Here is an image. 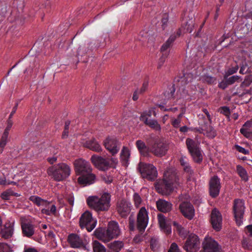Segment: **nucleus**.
<instances>
[{"label":"nucleus","mask_w":252,"mask_h":252,"mask_svg":"<svg viewBox=\"0 0 252 252\" xmlns=\"http://www.w3.org/2000/svg\"><path fill=\"white\" fill-rule=\"evenodd\" d=\"M240 69L239 73L242 74H245L250 72L248 65L246 62L242 63L240 65Z\"/></svg>","instance_id":"obj_51"},{"label":"nucleus","mask_w":252,"mask_h":252,"mask_svg":"<svg viewBox=\"0 0 252 252\" xmlns=\"http://www.w3.org/2000/svg\"><path fill=\"white\" fill-rule=\"evenodd\" d=\"M168 252H180L178 245L175 243L171 244Z\"/></svg>","instance_id":"obj_59"},{"label":"nucleus","mask_w":252,"mask_h":252,"mask_svg":"<svg viewBox=\"0 0 252 252\" xmlns=\"http://www.w3.org/2000/svg\"><path fill=\"white\" fill-rule=\"evenodd\" d=\"M13 125V122L11 119H8L7 122V126L4 129V131L3 133V134L7 135L8 136L9 135V131L10 130L12 126Z\"/></svg>","instance_id":"obj_56"},{"label":"nucleus","mask_w":252,"mask_h":252,"mask_svg":"<svg viewBox=\"0 0 252 252\" xmlns=\"http://www.w3.org/2000/svg\"><path fill=\"white\" fill-rule=\"evenodd\" d=\"M221 188L220 179L217 175L211 177L209 182V193L212 198H215L220 194Z\"/></svg>","instance_id":"obj_9"},{"label":"nucleus","mask_w":252,"mask_h":252,"mask_svg":"<svg viewBox=\"0 0 252 252\" xmlns=\"http://www.w3.org/2000/svg\"><path fill=\"white\" fill-rule=\"evenodd\" d=\"M78 183L83 186L94 184L95 181V176L92 172H89L80 175L77 179Z\"/></svg>","instance_id":"obj_23"},{"label":"nucleus","mask_w":252,"mask_h":252,"mask_svg":"<svg viewBox=\"0 0 252 252\" xmlns=\"http://www.w3.org/2000/svg\"><path fill=\"white\" fill-rule=\"evenodd\" d=\"M149 36L148 32L145 30H143L139 33V36L141 37L139 38L140 40H143L145 38H147Z\"/></svg>","instance_id":"obj_64"},{"label":"nucleus","mask_w":252,"mask_h":252,"mask_svg":"<svg viewBox=\"0 0 252 252\" xmlns=\"http://www.w3.org/2000/svg\"><path fill=\"white\" fill-rule=\"evenodd\" d=\"M173 229L176 231L180 236H192L191 235L189 234V232L184 227H182V225L179 224L176 221L173 222ZM192 236H197L196 235H194Z\"/></svg>","instance_id":"obj_30"},{"label":"nucleus","mask_w":252,"mask_h":252,"mask_svg":"<svg viewBox=\"0 0 252 252\" xmlns=\"http://www.w3.org/2000/svg\"><path fill=\"white\" fill-rule=\"evenodd\" d=\"M29 199L30 201L32 202L34 204H36L38 206H42L44 207H48V206L50 205L49 201L46 200H44L37 196H31Z\"/></svg>","instance_id":"obj_32"},{"label":"nucleus","mask_w":252,"mask_h":252,"mask_svg":"<svg viewBox=\"0 0 252 252\" xmlns=\"http://www.w3.org/2000/svg\"><path fill=\"white\" fill-rule=\"evenodd\" d=\"M245 232L247 235L249 236H252V224L245 227Z\"/></svg>","instance_id":"obj_61"},{"label":"nucleus","mask_w":252,"mask_h":252,"mask_svg":"<svg viewBox=\"0 0 252 252\" xmlns=\"http://www.w3.org/2000/svg\"><path fill=\"white\" fill-rule=\"evenodd\" d=\"M219 112L220 114L224 115L227 119H229L231 111L230 108L228 106H224L220 107Z\"/></svg>","instance_id":"obj_50"},{"label":"nucleus","mask_w":252,"mask_h":252,"mask_svg":"<svg viewBox=\"0 0 252 252\" xmlns=\"http://www.w3.org/2000/svg\"><path fill=\"white\" fill-rule=\"evenodd\" d=\"M239 68V65L238 64L235 65L234 66L229 68L226 71H225L224 74V78L229 77V76L236 73Z\"/></svg>","instance_id":"obj_47"},{"label":"nucleus","mask_w":252,"mask_h":252,"mask_svg":"<svg viewBox=\"0 0 252 252\" xmlns=\"http://www.w3.org/2000/svg\"><path fill=\"white\" fill-rule=\"evenodd\" d=\"M146 125L157 131H160L161 129L160 125L155 120L150 119Z\"/></svg>","instance_id":"obj_46"},{"label":"nucleus","mask_w":252,"mask_h":252,"mask_svg":"<svg viewBox=\"0 0 252 252\" xmlns=\"http://www.w3.org/2000/svg\"><path fill=\"white\" fill-rule=\"evenodd\" d=\"M245 209V203L244 200L236 198L233 200L232 208V213L238 226H240L243 223Z\"/></svg>","instance_id":"obj_4"},{"label":"nucleus","mask_w":252,"mask_h":252,"mask_svg":"<svg viewBox=\"0 0 252 252\" xmlns=\"http://www.w3.org/2000/svg\"><path fill=\"white\" fill-rule=\"evenodd\" d=\"M20 220L23 234L26 236H32L34 233V228L33 224L25 217H21Z\"/></svg>","instance_id":"obj_21"},{"label":"nucleus","mask_w":252,"mask_h":252,"mask_svg":"<svg viewBox=\"0 0 252 252\" xmlns=\"http://www.w3.org/2000/svg\"><path fill=\"white\" fill-rule=\"evenodd\" d=\"M203 252H220V247L212 237H205L203 242Z\"/></svg>","instance_id":"obj_15"},{"label":"nucleus","mask_w":252,"mask_h":252,"mask_svg":"<svg viewBox=\"0 0 252 252\" xmlns=\"http://www.w3.org/2000/svg\"><path fill=\"white\" fill-rule=\"evenodd\" d=\"M149 220L148 213L144 207L139 211L137 216V228L140 232H143L147 226Z\"/></svg>","instance_id":"obj_10"},{"label":"nucleus","mask_w":252,"mask_h":252,"mask_svg":"<svg viewBox=\"0 0 252 252\" xmlns=\"http://www.w3.org/2000/svg\"><path fill=\"white\" fill-rule=\"evenodd\" d=\"M136 145L140 153L144 156H147L148 155L149 148L143 141L140 140H137L136 142Z\"/></svg>","instance_id":"obj_37"},{"label":"nucleus","mask_w":252,"mask_h":252,"mask_svg":"<svg viewBox=\"0 0 252 252\" xmlns=\"http://www.w3.org/2000/svg\"><path fill=\"white\" fill-rule=\"evenodd\" d=\"M194 131L201 134H203L207 137L213 139L217 135V132L211 124L202 127H195Z\"/></svg>","instance_id":"obj_22"},{"label":"nucleus","mask_w":252,"mask_h":252,"mask_svg":"<svg viewBox=\"0 0 252 252\" xmlns=\"http://www.w3.org/2000/svg\"><path fill=\"white\" fill-rule=\"evenodd\" d=\"M147 113H143L140 116V120L144 123L145 125H147L149 120V118L147 116Z\"/></svg>","instance_id":"obj_63"},{"label":"nucleus","mask_w":252,"mask_h":252,"mask_svg":"<svg viewBox=\"0 0 252 252\" xmlns=\"http://www.w3.org/2000/svg\"><path fill=\"white\" fill-rule=\"evenodd\" d=\"M252 82V79L250 76H247L245 77L244 81L242 83L243 87H248Z\"/></svg>","instance_id":"obj_58"},{"label":"nucleus","mask_w":252,"mask_h":252,"mask_svg":"<svg viewBox=\"0 0 252 252\" xmlns=\"http://www.w3.org/2000/svg\"><path fill=\"white\" fill-rule=\"evenodd\" d=\"M96 224V220L93 218L92 213L89 211L84 212L80 218L79 224L82 230L85 229L88 232H91Z\"/></svg>","instance_id":"obj_8"},{"label":"nucleus","mask_w":252,"mask_h":252,"mask_svg":"<svg viewBox=\"0 0 252 252\" xmlns=\"http://www.w3.org/2000/svg\"><path fill=\"white\" fill-rule=\"evenodd\" d=\"M138 168L143 178L154 181L157 177V169L152 164L140 162Z\"/></svg>","instance_id":"obj_7"},{"label":"nucleus","mask_w":252,"mask_h":252,"mask_svg":"<svg viewBox=\"0 0 252 252\" xmlns=\"http://www.w3.org/2000/svg\"><path fill=\"white\" fill-rule=\"evenodd\" d=\"M180 162L185 172L190 175L193 173V171L191 169L190 166L185 158H181L180 159Z\"/></svg>","instance_id":"obj_40"},{"label":"nucleus","mask_w":252,"mask_h":252,"mask_svg":"<svg viewBox=\"0 0 252 252\" xmlns=\"http://www.w3.org/2000/svg\"><path fill=\"white\" fill-rule=\"evenodd\" d=\"M14 232L13 224L8 222L5 223L0 231L1 236H12Z\"/></svg>","instance_id":"obj_28"},{"label":"nucleus","mask_w":252,"mask_h":252,"mask_svg":"<svg viewBox=\"0 0 252 252\" xmlns=\"http://www.w3.org/2000/svg\"><path fill=\"white\" fill-rule=\"evenodd\" d=\"M235 149L239 152L245 155H248L249 153L248 150H246L245 148L238 145H235Z\"/></svg>","instance_id":"obj_60"},{"label":"nucleus","mask_w":252,"mask_h":252,"mask_svg":"<svg viewBox=\"0 0 252 252\" xmlns=\"http://www.w3.org/2000/svg\"><path fill=\"white\" fill-rule=\"evenodd\" d=\"M84 146L91 150L99 152L101 151V148L99 143L94 139H91L86 141Z\"/></svg>","instance_id":"obj_29"},{"label":"nucleus","mask_w":252,"mask_h":252,"mask_svg":"<svg viewBox=\"0 0 252 252\" xmlns=\"http://www.w3.org/2000/svg\"><path fill=\"white\" fill-rule=\"evenodd\" d=\"M199 79L202 82L208 85H213L217 83V78L208 74H204L201 75Z\"/></svg>","instance_id":"obj_34"},{"label":"nucleus","mask_w":252,"mask_h":252,"mask_svg":"<svg viewBox=\"0 0 252 252\" xmlns=\"http://www.w3.org/2000/svg\"><path fill=\"white\" fill-rule=\"evenodd\" d=\"M163 177V180L156 183L155 188L158 192L170 193L179 186V178L172 169L166 170Z\"/></svg>","instance_id":"obj_1"},{"label":"nucleus","mask_w":252,"mask_h":252,"mask_svg":"<svg viewBox=\"0 0 252 252\" xmlns=\"http://www.w3.org/2000/svg\"><path fill=\"white\" fill-rule=\"evenodd\" d=\"M211 222L212 226L216 231H219L221 227L222 217L220 213L216 209L212 210L211 215Z\"/></svg>","instance_id":"obj_20"},{"label":"nucleus","mask_w":252,"mask_h":252,"mask_svg":"<svg viewBox=\"0 0 252 252\" xmlns=\"http://www.w3.org/2000/svg\"><path fill=\"white\" fill-rule=\"evenodd\" d=\"M186 144L189 151L194 162L200 163L202 161V155L200 143L190 138H187L186 140Z\"/></svg>","instance_id":"obj_5"},{"label":"nucleus","mask_w":252,"mask_h":252,"mask_svg":"<svg viewBox=\"0 0 252 252\" xmlns=\"http://www.w3.org/2000/svg\"><path fill=\"white\" fill-rule=\"evenodd\" d=\"M30 61H31V62H30L31 64L30 65L29 67L27 68L25 70L24 73H27V74H31V73L33 71V67H34L35 66V59H33L32 61L30 60Z\"/></svg>","instance_id":"obj_54"},{"label":"nucleus","mask_w":252,"mask_h":252,"mask_svg":"<svg viewBox=\"0 0 252 252\" xmlns=\"http://www.w3.org/2000/svg\"><path fill=\"white\" fill-rule=\"evenodd\" d=\"M240 78L238 75H233L230 77L224 78L223 80L219 83L218 87L222 89H225L228 86L231 85L237 82Z\"/></svg>","instance_id":"obj_25"},{"label":"nucleus","mask_w":252,"mask_h":252,"mask_svg":"<svg viewBox=\"0 0 252 252\" xmlns=\"http://www.w3.org/2000/svg\"><path fill=\"white\" fill-rule=\"evenodd\" d=\"M93 251L94 252H106L104 246L97 241H94L93 242Z\"/></svg>","instance_id":"obj_44"},{"label":"nucleus","mask_w":252,"mask_h":252,"mask_svg":"<svg viewBox=\"0 0 252 252\" xmlns=\"http://www.w3.org/2000/svg\"><path fill=\"white\" fill-rule=\"evenodd\" d=\"M186 13H184V16L182 15V23L181 27L179 28L176 32H174L173 34H176V33L179 31V30L181 29V34L182 33V30L184 29L185 32H188L189 33H191L194 27V19H193L192 15L188 16V18L186 17ZM181 35H180L181 36Z\"/></svg>","instance_id":"obj_14"},{"label":"nucleus","mask_w":252,"mask_h":252,"mask_svg":"<svg viewBox=\"0 0 252 252\" xmlns=\"http://www.w3.org/2000/svg\"><path fill=\"white\" fill-rule=\"evenodd\" d=\"M159 247L158 239L156 237H152L150 241L151 249L154 251H156L158 250Z\"/></svg>","instance_id":"obj_49"},{"label":"nucleus","mask_w":252,"mask_h":252,"mask_svg":"<svg viewBox=\"0 0 252 252\" xmlns=\"http://www.w3.org/2000/svg\"><path fill=\"white\" fill-rule=\"evenodd\" d=\"M181 122V120L173 118L171 120V124L174 127L177 128L179 127Z\"/></svg>","instance_id":"obj_62"},{"label":"nucleus","mask_w":252,"mask_h":252,"mask_svg":"<svg viewBox=\"0 0 252 252\" xmlns=\"http://www.w3.org/2000/svg\"><path fill=\"white\" fill-rule=\"evenodd\" d=\"M240 131L245 137L252 140V131H248L247 129L243 127L240 129Z\"/></svg>","instance_id":"obj_55"},{"label":"nucleus","mask_w":252,"mask_h":252,"mask_svg":"<svg viewBox=\"0 0 252 252\" xmlns=\"http://www.w3.org/2000/svg\"><path fill=\"white\" fill-rule=\"evenodd\" d=\"M168 21V16L167 14H163L162 19H161V23H162V28L163 30H164L167 25V23Z\"/></svg>","instance_id":"obj_57"},{"label":"nucleus","mask_w":252,"mask_h":252,"mask_svg":"<svg viewBox=\"0 0 252 252\" xmlns=\"http://www.w3.org/2000/svg\"><path fill=\"white\" fill-rule=\"evenodd\" d=\"M178 82L177 86L184 87L193 79L192 75L189 73L184 74L183 76L176 79Z\"/></svg>","instance_id":"obj_31"},{"label":"nucleus","mask_w":252,"mask_h":252,"mask_svg":"<svg viewBox=\"0 0 252 252\" xmlns=\"http://www.w3.org/2000/svg\"><path fill=\"white\" fill-rule=\"evenodd\" d=\"M181 29L176 33V34H172L168 40L162 45L160 51L162 53V56L159 60L158 68H160L165 62L166 58L167 57L169 52V49L172 45L175 39L180 36Z\"/></svg>","instance_id":"obj_6"},{"label":"nucleus","mask_w":252,"mask_h":252,"mask_svg":"<svg viewBox=\"0 0 252 252\" xmlns=\"http://www.w3.org/2000/svg\"><path fill=\"white\" fill-rule=\"evenodd\" d=\"M17 248L15 245H9L5 243H0V252H13Z\"/></svg>","instance_id":"obj_39"},{"label":"nucleus","mask_w":252,"mask_h":252,"mask_svg":"<svg viewBox=\"0 0 252 252\" xmlns=\"http://www.w3.org/2000/svg\"><path fill=\"white\" fill-rule=\"evenodd\" d=\"M198 123L199 127L204 126H205L211 124L212 121L211 122L208 119V117L203 114H199L198 115Z\"/></svg>","instance_id":"obj_42"},{"label":"nucleus","mask_w":252,"mask_h":252,"mask_svg":"<svg viewBox=\"0 0 252 252\" xmlns=\"http://www.w3.org/2000/svg\"><path fill=\"white\" fill-rule=\"evenodd\" d=\"M91 161L96 167L101 170H106L110 166L109 160L98 156L93 155Z\"/></svg>","instance_id":"obj_18"},{"label":"nucleus","mask_w":252,"mask_h":252,"mask_svg":"<svg viewBox=\"0 0 252 252\" xmlns=\"http://www.w3.org/2000/svg\"><path fill=\"white\" fill-rule=\"evenodd\" d=\"M156 205L158 210L162 213L169 212L172 208L171 203L165 200L159 199L156 202Z\"/></svg>","instance_id":"obj_26"},{"label":"nucleus","mask_w":252,"mask_h":252,"mask_svg":"<svg viewBox=\"0 0 252 252\" xmlns=\"http://www.w3.org/2000/svg\"><path fill=\"white\" fill-rule=\"evenodd\" d=\"M49 202L50 205L48 207H44V208L41 210V212L42 214L47 216H56L57 214V207L55 205L52 204L51 202Z\"/></svg>","instance_id":"obj_33"},{"label":"nucleus","mask_w":252,"mask_h":252,"mask_svg":"<svg viewBox=\"0 0 252 252\" xmlns=\"http://www.w3.org/2000/svg\"><path fill=\"white\" fill-rule=\"evenodd\" d=\"M111 194L104 192L99 197L96 196H90L87 200L88 205L97 212H106L109 209L111 204Z\"/></svg>","instance_id":"obj_2"},{"label":"nucleus","mask_w":252,"mask_h":252,"mask_svg":"<svg viewBox=\"0 0 252 252\" xmlns=\"http://www.w3.org/2000/svg\"><path fill=\"white\" fill-rule=\"evenodd\" d=\"M179 209L182 215L189 220H191L194 216V209L189 201H183L179 205Z\"/></svg>","instance_id":"obj_16"},{"label":"nucleus","mask_w":252,"mask_h":252,"mask_svg":"<svg viewBox=\"0 0 252 252\" xmlns=\"http://www.w3.org/2000/svg\"><path fill=\"white\" fill-rule=\"evenodd\" d=\"M131 209V204L125 199L118 201L116 204V210L119 215L125 218L130 213Z\"/></svg>","instance_id":"obj_12"},{"label":"nucleus","mask_w":252,"mask_h":252,"mask_svg":"<svg viewBox=\"0 0 252 252\" xmlns=\"http://www.w3.org/2000/svg\"><path fill=\"white\" fill-rule=\"evenodd\" d=\"M12 189H8L1 193V198L4 200H8L10 199V196H11Z\"/></svg>","instance_id":"obj_52"},{"label":"nucleus","mask_w":252,"mask_h":252,"mask_svg":"<svg viewBox=\"0 0 252 252\" xmlns=\"http://www.w3.org/2000/svg\"><path fill=\"white\" fill-rule=\"evenodd\" d=\"M107 236H119L121 231L118 223L114 221L109 222L107 230Z\"/></svg>","instance_id":"obj_24"},{"label":"nucleus","mask_w":252,"mask_h":252,"mask_svg":"<svg viewBox=\"0 0 252 252\" xmlns=\"http://www.w3.org/2000/svg\"><path fill=\"white\" fill-rule=\"evenodd\" d=\"M200 243L198 237H189L184 245L188 252H196L200 248Z\"/></svg>","instance_id":"obj_19"},{"label":"nucleus","mask_w":252,"mask_h":252,"mask_svg":"<svg viewBox=\"0 0 252 252\" xmlns=\"http://www.w3.org/2000/svg\"><path fill=\"white\" fill-rule=\"evenodd\" d=\"M8 136L2 134L0 139V155L3 152V149L8 142Z\"/></svg>","instance_id":"obj_48"},{"label":"nucleus","mask_w":252,"mask_h":252,"mask_svg":"<svg viewBox=\"0 0 252 252\" xmlns=\"http://www.w3.org/2000/svg\"><path fill=\"white\" fill-rule=\"evenodd\" d=\"M103 145L112 156L117 154L121 148V143L113 137H108L103 141Z\"/></svg>","instance_id":"obj_11"},{"label":"nucleus","mask_w":252,"mask_h":252,"mask_svg":"<svg viewBox=\"0 0 252 252\" xmlns=\"http://www.w3.org/2000/svg\"><path fill=\"white\" fill-rule=\"evenodd\" d=\"M168 145L160 140L156 141L152 146L151 151L153 154L158 157L164 156L168 150Z\"/></svg>","instance_id":"obj_17"},{"label":"nucleus","mask_w":252,"mask_h":252,"mask_svg":"<svg viewBox=\"0 0 252 252\" xmlns=\"http://www.w3.org/2000/svg\"><path fill=\"white\" fill-rule=\"evenodd\" d=\"M242 245L245 249L252 250V240L250 237H245L242 242Z\"/></svg>","instance_id":"obj_45"},{"label":"nucleus","mask_w":252,"mask_h":252,"mask_svg":"<svg viewBox=\"0 0 252 252\" xmlns=\"http://www.w3.org/2000/svg\"><path fill=\"white\" fill-rule=\"evenodd\" d=\"M236 172L242 180L247 182L249 180V176L246 170L240 165L236 166Z\"/></svg>","instance_id":"obj_38"},{"label":"nucleus","mask_w":252,"mask_h":252,"mask_svg":"<svg viewBox=\"0 0 252 252\" xmlns=\"http://www.w3.org/2000/svg\"><path fill=\"white\" fill-rule=\"evenodd\" d=\"M129 156L130 153L128 148L124 147L121 153L120 158L122 164L124 166H127Z\"/></svg>","instance_id":"obj_36"},{"label":"nucleus","mask_w":252,"mask_h":252,"mask_svg":"<svg viewBox=\"0 0 252 252\" xmlns=\"http://www.w3.org/2000/svg\"><path fill=\"white\" fill-rule=\"evenodd\" d=\"M74 165L75 172L78 175L80 176L89 172H92L89 162L81 158L75 160Z\"/></svg>","instance_id":"obj_13"},{"label":"nucleus","mask_w":252,"mask_h":252,"mask_svg":"<svg viewBox=\"0 0 252 252\" xmlns=\"http://www.w3.org/2000/svg\"><path fill=\"white\" fill-rule=\"evenodd\" d=\"M174 86L172 84L170 85L168 87L167 90L164 93V95L166 98L170 99L173 97L175 92Z\"/></svg>","instance_id":"obj_43"},{"label":"nucleus","mask_w":252,"mask_h":252,"mask_svg":"<svg viewBox=\"0 0 252 252\" xmlns=\"http://www.w3.org/2000/svg\"><path fill=\"white\" fill-rule=\"evenodd\" d=\"M67 241L72 248H77L83 245V242L80 237H67Z\"/></svg>","instance_id":"obj_35"},{"label":"nucleus","mask_w":252,"mask_h":252,"mask_svg":"<svg viewBox=\"0 0 252 252\" xmlns=\"http://www.w3.org/2000/svg\"><path fill=\"white\" fill-rule=\"evenodd\" d=\"M124 244L122 241H115L109 244L110 249L114 252H119L123 248Z\"/></svg>","instance_id":"obj_41"},{"label":"nucleus","mask_w":252,"mask_h":252,"mask_svg":"<svg viewBox=\"0 0 252 252\" xmlns=\"http://www.w3.org/2000/svg\"><path fill=\"white\" fill-rule=\"evenodd\" d=\"M133 199L136 207H138L140 205L142 199L138 193H134L133 195Z\"/></svg>","instance_id":"obj_53"},{"label":"nucleus","mask_w":252,"mask_h":252,"mask_svg":"<svg viewBox=\"0 0 252 252\" xmlns=\"http://www.w3.org/2000/svg\"><path fill=\"white\" fill-rule=\"evenodd\" d=\"M158 219L160 229L164 231L167 235L170 234L171 233V228L167 224L165 216L159 214L158 215Z\"/></svg>","instance_id":"obj_27"},{"label":"nucleus","mask_w":252,"mask_h":252,"mask_svg":"<svg viewBox=\"0 0 252 252\" xmlns=\"http://www.w3.org/2000/svg\"><path fill=\"white\" fill-rule=\"evenodd\" d=\"M47 172L54 180L60 182L70 176L71 168L67 164L62 162L49 167Z\"/></svg>","instance_id":"obj_3"}]
</instances>
